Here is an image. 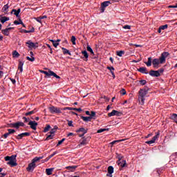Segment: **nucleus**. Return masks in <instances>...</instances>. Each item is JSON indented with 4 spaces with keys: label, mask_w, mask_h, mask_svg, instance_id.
I'll list each match as a JSON object with an SVG mask.
<instances>
[{
    "label": "nucleus",
    "mask_w": 177,
    "mask_h": 177,
    "mask_svg": "<svg viewBox=\"0 0 177 177\" xmlns=\"http://www.w3.org/2000/svg\"><path fill=\"white\" fill-rule=\"evenodd\" d=\"M168 56H169V53L168 52H163L161 54V56L160 57V59H154L152 61V64L153 67L158 68V65L160 64H164V63H165V59H167V57H168Z\"/></svg>",
    "instance_id": "nucleus-1"
},
{
    "label": "nucleus",
    "mask_w": 177,
    "mask_h": 177,
    "mask_svg": "<svg viewBox=\"0 0 177 177\" xmlns=\"http://www.w3.org/2000/svg\"><path fill=\"white\" fill-rule=\"evenodd\" d=\"M149 93V88H141L138 91V102L141 106L145 104V101L146 100V96Z\"/></svg>",
    "instance_id": "nucleus-2"
},
{
    "label": "nucleus",
    "mask_w": 177,
    "mask_h": 177,
    "mask_svg": "<svg viewBox=\"0 0 177 177\" xmlns=\"http://www.w3.org/2000/svg\"><path fill=\"white\" fill-rule=\"evenodd\" d=\"M16 157H17V155H12L11 156H6L5 157L6 161H8L7 162L8 165H10L11 167L17 166Z\"/></svg>",
    "instance_id": "nucleus-3"
},
{
    "label": "nucleus",
    "mask_w": 177,
    "mask_h": 177,
    "mask_svg": "<svg viewBox=\"0 0 177 177\" xmlns=\"http://www.w3.org/2000/svg\"><path fill=\"white\" fill-rule=\"evenodd\" d=\"M48 109H49L50 113H51L52 114H55V113L60 114V113H62L60 108H57L54 106H50Z\"/></svg>",
    "instance_id": "nucleus-4"
},
{
    "label": "nucleus",
    "mask_w": 177,
    "mask_h": 177,
    "mask_svg": "<svg viewBox=\"0 0 177 177\" xmlns=\"http://www.w3.org/2000/svg\"><path fill=\"white\" fill-rule=\"evenodd\" d=\"M26 44L29 49H37L38 48V43H34L31 40L28 41Z\"/></svg>",
    "instance_id": "nucleus-5"
},
{
    "label": "nucleus",
    "mask_w": 177,
    "mask_h": 177,
    "mask_svg": "<svg viewBox=\"0 0 177 177\" xmlns=\"http://www.w3.org/2000/svg\"><path fill=\"white\" fill-rule=\"evenodd\" d=\"M44 74H45V75H46L47 77H55V78H57V80H59L60 76L57 75L55 72L52 71H45L44 72Z\"/></svg>",
    "instance_id": "nucleus-6"
},
{
    "label": "nucleus",
    "mask_w": 177,
    "mask_h": 177,
    "mask_svg": "<svg viewBox=\"0 0 177 177\" xmlns=\"http://www.w3.org/2000/svg\"><path fill=\"white\" fill-rule=\"evenodd\" d=\"M158 138H160V133H156V136H153L152 140L146 142L147 145H153V143H155Z\"/></svg>",
    "instance_id": "nucleus-7"
},
{
    "label": "nucleus",
    "mask_w": 177,
    "mask_h": 177,
    "mask_svg": "<svg viewBox=\"0 0 177 177\" xmlns=\"http://www.w3.org/2000/svg\"><path fill=\"white\" fill-rule=\"evenodd\" d=\"M121 158H122V157H119L118 158V160L117 162L118 165H119V167H121L122 168H124L125 167H127V161L126 160H122L121 161Z\"/></svg>",
    "instance_id": "nucleus-8"
},
{
    "label": "nucleus",
    "mask_w": 177,
    "mask_h": 177,
    "mask_svg": "<svg viewBox=\"0 0 177 177\" xmlns=\"http://www.w3.org/2000/svg\"><path fill=\"white\" fill-rule=\"evenodd\" d=\"M122 113L116 110H113L111 113H108L109 117H113L114 115H117L118 117H120Z\"/></svg>",
    "instance_id": "nucleus-9"
},
{
    "label": "nucleus",
    "mask_w": 177,
    "mask_h": 177,
    "mask_svg": "<svg viewBox=\"0 0 177 177\" xmlns=\"http://www.w3.org/2000/svg\"><path fill=\"white\" fill-rule=\"evenodd\" d=\"M28 125H30L32 129H33L34 131H37V127H38V123L37 122L30 121Z\"/></svg>",
    "instance_id": "nucleus-10"
},
{
    "label": "nucleus",
    "mask_w": 177,
    "mask_h": 177,
    "mask_svg": "<svg viewBox=\"0 0 177 177\" xmlns=\"http://www.w3.org/2000/svg\"><path fill=\"white\" fill-rule=\"evenodd\" d=\"M110 3H111V1H104L101 3V8L102 9V12H104V8H107V6L110 5Z\"/></svg>",
    "instance_id": "nucleus-11"
},
{
    "label": "nucleus",
    "mask_w": 177,
    "mask_h": 177,
    "mask_svg": "<svg viewBox=\"0 0 177 177\" xmlns=\"http://www.w3.org/2000/svg\"><path fill=\"white\" fill-rule=\"evenodd\" d=\"M25 136H30V133L28 132H25V133H22L21 134H19L17 136V139H18L19 140H20V139H23V138H24Z\"/></svg>",
    "instance_id": "nucleus-12"
},
{
    "label": "nucleus",
    "mask_w": 177,
    "mask_h": 177,
    "mask_svg": "<svg viewBox=\"0 0 177 177\" xmlns=\"http://www.w3.org/2000/svg\"><path fill=\"white\" fill-rule=\"evenodd\" d=\"M113 172H114V167H113V166H109L108 167V174H106V176L113 177Z\"/></svg>",
    "instance_id": "nucleus-13"
},
{
    "label": "nucleus",
    "mask_w": 177,
    "mask_h": 177,
    "mask_svg": "<svg viewBox=\"0 0 177 177\" xmlns=\"http://www.w3.org/2000/svg\"><path fill=\"white\" fill-rule=\"evenodd\" d=\"M149 75L151 77H160V72H158V71H151Z\"/></svg>",
    "instance_id": "nucleus-14"
},
{
    "label": "nucleus",
    "mask_w": 177,
    "mask_h": 177,
    "mask_svg": "<svg viewBox=\"0 0 177 177\" xmlns=\"http://www.w3.org/2000/svg\"><path fill=\"white\" fill-rule=\"evenodd\" d=\"M23 66H24V63L20 61L18 65V70L19 71V72H18V74H21V73H23Z\"/></svg>",
    "instance_id": "nucleus-15"
},
{
    "label": "nucleus",
    "mask_w": 177,
    "mask_h": 177,
    "mask_svg": "<svg viewBox=\"0 0 177 177\" xmlns=\"http://www.w3.org/2000/svg\"><path fill=\"white\" fill-rule=\"evenodd\" d=\"M35 168V163H33L32 162L30 164L28 165V167H27V171H34V169Z\"/></svg>",
    "instance_id": "nucleus-16"
},
{
    "label": "nucleus",
    "mask_w": 177,
    "mask_h": 177,
    "mask_svg": "<svg viewBox=\"0 0 177 177\" xmlns=\"http://www.w3.org/2000/svg\"><path fill=\"white\" fill-rule=\"evenodd\" d=\"M82 120L85 122H89L92 121V117L91 116H82Z\"/></svg>",
    "instance_id": "nucleus-17"
},
{
    "label": "nucleus",
    "mask_w": 177,
    "mask_h": 177,
    "mask_svg": "<svg viewBox=\"0 0 177 177\" xmlns=\"http://www.w3.org/2000/svg\"><path fill=\"white\" fill-rule=\"evenodd\" d=\"M2 12H3V13H5L6 15L8 13V12H9V4L7 3L6 4L3 8H2Z\"/></svg>",
    "instance_id": "nucleus-18"
},
{
    "label": "nucleus",
    "mask_w": 177,
    "mask_h": 177,
    "mask_svg": "<svg viewBox=\"0 0 177 177\" xmlns=\"http://www.w3.org/2000/svg\"><path fill=\"white\" fill-rule=\"evenodd\" d=\"M30 53L31 57H26L27 60H29V62H35V57H34V53H32V51H30Z\"/></svg>",
    "instance_id": "nucleus-19"
},
{
    "label": "nucleus",
    "mask_w": 177,
    "mask_h": 177,
    "mask_svg": "<svg viewBox=\"0 0 177 177\" xmlns=\"http://www.w3.org/2000/svg\"><path fill=\"white\" fill-rule=\"evenodd\" d=\"M0 21L3 24L4 23H6V21H9V17L0 15Z\"/></svg>",
    "instance_id": "nucleus-20"
},
{
    "label": "nucleus",
    "mask_w": 177,
    "mask_h": 177,
    "mask_svg": "<svg viewBox=\"0 0 177 177\" xmlns=\"http://www.w3.org/2000/svg\"><path fill=\"white\" fill-rule=\"evenodd\" d=\"M138 71H140V73H142V74H149V71H147V68L145 67L140 68L138 69Z\"/></svg>",
    "instance_id": "nucleus-21"
},
{
    "label": "nucleus",
    "mask_w": 177,
    "mask_h": 177,
    "mask_svg": "<svg viewBox=\"0 0 177 177\" xmlns=\"http://www.w3.org/2000/svg\"><path fill=\"white\" fill-rule=\"evenodd\" d=\"M76 132L77 133H80V132H82V133H84V135H85V133H86L88 132V130L85 129V128H84V127H81L79 129L76 130Z\"/></svg>",
    "instance_id": "nucleus-22"
},
{
    "label": "nucleus",
    "mask_w": 177,
    "mask_h": 177,
    "mask_svg": "<svg viewBox=\"0 0 177 177\" xmlns=\"http://www.w3.org/2000/svg\"><path fill=\"white\" fill-rule=\"evenodd\" d=\"M20 12H21V10L18 9L17 10H15V9H13L12 11H11V13H14V15L17 17H19V15L20 14Z\"/></svg>",
    "instance_id": "nucleus-23"
},
{
    "label": "nucleus",
    "mask_w": 177,
    "mask_h": 177,
    "mask_svg": "<svg viewBox=\"0 0 177 177\" xmlns=\"http://www.w3.org/2000/svg\"><path fill=\"white\" fill-rule=\"evenodd\" d=\"M88 145V142H86V139H84L82 142H80V144H79L77 147L80 149L81 146H86Z\"/></svg>",
    "instance_id": "nucleus-24"
},
{
    "label": "nucleus",
    "mask_w": 177,
    "mask_h": 177,
    "mask_svg": "<svg viewBox=\"0 0 177 177\" xmlns=\"http://www.w3.org/2000/svg\"><path fill=\"white\" fill-rule=\"evenodd\" d=\"M62 49L63 50L64 55H69V56H71V53H70V51L67 50V48L62 47Z\"/></svg>",
    "instance_id": "nucleus-25"
},
{
    "label": "nucleus",
    "mask_w": 177,
    "mask_h": 177,
    "mask_svg": "<svg viewBox=\"0 0 177 177\" xmlns=\"http://www.w3.org/2000/svg\"><path fill=\"white\" fill-rule=\"evenodd\" d=\"M117 56H119V57H122L123 55H125V51L124 50H120L116 52Z\"/></svg>",
    "instance_id": "nucleus-26"
},
{
    "label": "nucleus",
    "mask_w": 177,
    "mask_h": 177,
    "mask_svg": "<svg viewBox=\"0 0 177 177\" xmlns=\"http://www.w3.org/2000/svg\"><path fill=\"white\" fill-rule=\"evenodd\" d=\"M42 158H44V156L35 157V158L32 159V162L35 164V162L39 161V160H42Z\"/></svg>",
    "instance_id": "nucleus-27"
},
{
    "label": "nucleus",
    "mask_w": 177,
    "mask_h": 177,
    "mask_svg": "<svg viewBox=\"0 0 177 177\" xmlns=\"http://www.w3.org/2000/svg\"><path fill=\"white\" fill-rule=\"evenodd\" d=\"M53 168H49L46 169V175H52V172H53Z\"/></svg>",
    "instance_id": "nucleus-28"
},
{
    "label": "nucleus",
    "mask_w": 177,
    "mask_h": 177,
    "mask_svg": "<svg viewBox=\"0 0 177 177\" xmlns=\"http://www.w3.org/2000/svg\"><path fill=\"white\" fill-rule=\"evenodd\" d=\"M19 56H20V54H19V52H17V50H15L12 52V57L17 58L19 57Z\"/></svg>",
    "instance_id": "nucleus-29"
},
{
    "label": "nucleus",
    "mask_w": 177,
    "mask_h": 177,
    "mask_svg": "<svg viewBox=\"0 0 177 177\" xmlns=\"http://www.w3.org/2000/svg\"><path fill=\"white\" fill-rule=\"evenodd\" d=\"M171 119L173 120V121H175V122H177V114L174 113L171 116Z\"/></svg>",
    "instance_id": "nucleus-30"
},
{
    "label": "nucleus",
    "mask_w": 177,
    "mask_h": 177,
    "mask_svg": "<svg viewBox=\"0 0 177 177\" xmlns=\"http://www.w3.org/2000/svg\"><path fill=\"white\" fill-rule=\"evenodd\" d=\"M145 64L147 66V67H150V66H151V57H149L148 58V61L147 62H145Z\"/></svg>",
    "instance_id": "nucleus-31"
},
{
    "label": "nucleus",
    "mask_w": 177,
    "mask_h": 177,
    "mask_svg": "<svg viewBox=\"0 0 177 177\" xmlns=\"http://www.w3.org/2000/svg\"><path fill=\"white\" fill-rule=\"evenodd\" d=\"M77 168V166H68L66 167V169H68L69 171H74Z\"/></svg>",
    "instance_id": "nucleus-32"
},
{
    "label": "nucleus",
    "mask_w": 177,
    "mask_h": 177,
    "mask_svg": "<svg viewBox=\"0 0 177 177\" xmlns=\"http://www.w3.org/2000/svg\"><path fill=\"white\" fill-rule=\"evenodd\" d=\"M82 53L86 59H88V57H89V55H88V52H86V50L82 51Z\"/></svg>",
    "instance_id": "nucleus-33"
},
{
    "label": "nucleus",
    "mask_w": 177,
    "mask_h": 177,
    "mask_svg": "<svg viewBox=\"0 0 177 177\" xmlns=\"http://www.w3.org/2000/svg\"><path fill=\"white\" fill-rule=\"evenodd\" d=\"M35 29L34 28H32V30H23L22 32H25V34H29V32H34Z\"/></svg>",
    "instance_id": "nucleus-34"
},
{
    "label": "nucleus",
    "mask_w": 177,
    "mask_h": 177,
    "mask_svg": "<svg viewBox=\"0 0 177 177\" xmlns=\"http://www.w3.org/2000/svg\"><path fill=\"white\" fill-rule=\"evenodd\" d=\"M2 32L4 35H9V29H4L2 30Z\"/></svg>",
    "instance_id": "nucleus-35"
},
{
    "label": "nucleus",
    "mask_w": 177,
    "mask_h": 177,
    "mask_svg": "<svg viewBox=\"0 0 177 177\" xmlns=\"http://www.w3.org/2000/svg\"><path fill=\"white\" fill-rule=\"evenodd\" d=\"M71 42L73 44V45H75V41H77V39L75 37V36H72L71 37Z\"/></svg>",
    "instance_id": "nucleus-36"
},
{
    "label": "nucleus",
    "mask_w": 177,
    "mask_h": 177,
    "mask_svg": "<svg viewBox=\"0 0 177 177\" xmlns=\"http://www.w3.org/2000/svg\"><path fill=\"white\" fill-rule=\"evenodd\" d=\"M124 139L118 140H114L111 143V145H115V143H120V142H124Z\"/></svg>",
    "instance_id": "nucleus-37"
},
{
    "label": "nucleus",
    "mask_w": 177,
    "mask_h": 177,
    "mask_svg": "<svg viewBox=\"0 0 177 177\" xmlns=\"http://www.w3.org/2000/svg\"><path fill=\"white\" fill-rule=\"evenodd\" d=\"M57 129L56 127H54L53 129L50 130V133L51 135L55 136V133H56Z\"/></svg>",
    "instance_id": "nucleus-38"
},
{
    "label": "nucleus",
    "mask_w": 177,
    "mask_h": 177,
    "mask_svg": "<svg viewBox=\"0 0 177 177\" xmlns=\"http://www.w3.org/2000/svg\"><path fill=\"white\" fill-rule=\"evenodd\" d=\"M49 129H50V125H47L44 130V132L46 133L48 132V131H49Z\"/></svg>",
    "instance_id": "nucleus-39"
},
{
    "label": "nucleus",
    "mask_w": 177,
    "mask_h": 177,
    "mask_svg": "<svg viewBox=\"0 0 177 177\" xmlns=\"http://www.w3.org/2000/svg\"><path fill=\"white\" fill-rule=\"evenodd\" d=\"M53 134H50L47 136V138H46V140H50V139H53Z\"/></svg>",
    "instance_id": "nucleus-40"
},
{
    "label": "nucleus",
    "mask_w": 177,
    "mask_h": 177,
    "mask_svg": "<svg viewBox=\"0 0 177 177\" xmlns=\"http://www.w3.org/2000/svg\"><path fill=\"white\" fill-rule=\"evenodd\" d=\"M87 50L88 52H90L92 55H93V50H92V48H91V46H87Z\"/></svg>",
    "instance_id": "nucleus-41"
},
{
    "label": "nucleus",
    "mask_w": 177,
    "mask_h": 177,
    "mask_svg": "<svg viewBox=\"0 0 177 177\" xmlns=\"http://www.w3.org/2000/svg\"><path fill=\"white\" fill-rule=\"evenodd\" d=\"M160 27V30H167V28H168V25L165 24V25L161 26Z\"/></svg>",
    "instance_id": "nucleus-42"
},
{
    "label": "nucleus",
    "mask_w": 177,
    "mask_h": 177,
    "mask_svg": "<svg viewBox=\"0 0 177 177\" xmlns=\"http://www.w3.org/2000/svg\"><path fill=\"white\" fill-rule=\"evenodd\" d=\"M35 20H36V21H37L38 23H42V18H41L40 17L35 18Z\"/></svg>",
    "instance_id": "nucleus-43"
},
{
    "label": "nucleus",
    "mask_w": 177,
    "mask_h": 177,
    "mask_svg": "<svg viewBox=\"0 0 177 177\" xmlns=\"http://www.w3.org/2000/svg\"><path fill=\"white\" fill-rule=\"evenodd\" d=\"M104 131H107V129H98L97 133H102V132H104Z\"/></svg>",
    "instance_id": "nucleus-44"
},
{
    "label": "nucleus",
    "mask_w": 177,
    "mask_h": 177,
    "mask_svg": "<svg viewBox=\"0 0 177 177\" xmlns=\"http://www.w3.org/2000/svg\"><path fill=\"white\" fill-rule=\"evenodd\" d=\"M8 133H10V135H12V133H15V132H16V131L15 129H8Z\"/></svg>",
    "instance_id": "nucleus-45"
},
{
    "label": "nucleus",
    "mask_w": 177,
    "mask_h": 177,
    "mask_svg": "<svg viewBox=\"0 0 177 177\" xmlns=\"http://www.w3.org/2000/svg\"><path fill=\"white\" fill-rule=\"evenodd\" d=\"M35 112L34 111H31L30 112H27L25 113V115H31L32 114H34Z\"/></svg>",
    "instance_id": "nucleus-46"
},
{
    "label": "nucleus",
    "mask_w": 177,
    "mask_h": 177,
    "mask_svg": "<svg viewBox=\"0 0 177 177\" xmlns=\"http://www.w3.org/2000/svg\"><path fill=\"white\" fill-rule=\"evenodd\" d=\"M64 140H66V138H62L61 140H59L57 145V146H60V145H62V143H63V142H64Z\"/></svg>",
    "instance_id": "nucleus-47"
},
{
    "label": "nucleus",
    "mask_w": 177,
    "mask_h": 177,
    "mask_svg": "<svg viewBox=\"0 0 177 177\" xmlns=\"http://www.w3.org/2000/svg\"><path fill=\"white\" fill-rule=\"evenodd\" d=\"M12 125V127H13L14 128H17V129L19 128V123H18V122L13 123Z\"/></svg>",
    "instance_id": "nucleus-48"
},
{
    "label": "nucleus",
    "mask_w": 177,
    "mask_h": 177,
    "mask_svg": "<svg viewBox=\"0 0 177 177\" xmlns=\"http://www.w3.org/2000/svg\"><path fill=\"white\" fill-rule=\"evenodd\" d=\"M140 85H146L147 82L145 80H140Z\"/></svg>",
    "instance_id": "nucleus-49"
},
{
    "label": "nucleus",
    "mask_w": 177,
    "mask_h": 177,
    "mask_svg": "<svg viewBox=\"0 0 177 177\" xmlns=\"http://www.w3.org/2000/svg\"><path fill=\"white\" fill-rule=\"evenodd\" d=\"M123 28L124 30H131V26L125 25V26H123Z\"/></svg>",
    "instance_id": "nucleus-50"
},
{
    "label": "nucleus",
    "mask_w": 177,
    "mask_h": 177,
    "mask_svg": "<svg viewBox=\"0 0 177 177\" xmlns=\"http://www.w3.org/2000/svg\"><path fill=\"white\" fill-rule=\"evenodd\" d=\"M53 45L55 48H57V46H59V43L55 41L54 43H53Z\"/></svg>",
    "instance_id": "nucleus-51"
},
{
    "label": "nucleus",
    "mask_w": 177,
    "mask_h": 177,
    "mask_svg": "<svg viewBox=\"0 0 177 177\" xmlns=\"http://www.w3.org/2000/svg\"><path fill=\"white\" fill-rule=\"evenodd\" d=\"M90 117H91V119L93 117H95L96 115V112L95 111H91V114H90Z\"/></svg>",
    "instance_id": "nucleus-52"
},
{
    "label": "nucleus",
    "mask_w": 177,
    "mask_h": 177,
    "mask_svg": "<svg viewBox=\"0 0 177 177\" xmlns=\"http://www.w3.org/2000/svg\"><path fill=\"white\" fill-rule=\"evenodd\" d=\"M57 154V151H55L53 154L50 155L48 157L49 158H52L54 156H56Z\"/></svg>",
    "instance_id": "nucleus-53"
},
{
    "label": "nucleus",
    "mask_w": 177,
    "mask_h": 177,
    "mask_svg": "<svg viewBox=\"0 0 177 177\" xmlns=\"http://www.w3.org/2000/svg\"><path fill=\"white\" fill-rule=\"evenodd\" d=\"M65 110H73L75 111V108H73V107H66L65 108Z\"/></svg>",
    "instance_id": "nucleus-54"
},
{
    "label": "nucleus",
    "mask_w": 177,
    "mask_h": 177,
    "mask_svg": "<svg viewBox=\"0 0 177 177\" xmlns=\"http://www.w3.org/2000/svg\"><path fill=\"white\" fill-rule=\"evenodd\" d=\"M120 93H121V95H126L127 91H125V89H122V91H120Z\"/></svg>",
    "instance_id": "nucleus-55"
},
{
    "label": "nucleus",
    "mask_w": 177,
    "mask_h": 177,
    "mask_svg": "<svg viewBox=\"0 0 177 177\" xmlns=\"http://www.w3.org/2000/svg\"><path fill=\"white\" fill-rule=\"evenodd\" d=\"M18 126L20 127H24V123L21 122H18Z\"/></svg>",
    "instance_id": "nucleus-56"
},
{
    "label": "nucleus",
    "mask_w": 177,
    "mask_h": 177,
    "mask_svg": "<svg viewBox=\"0 0 177 177\" xmlns=\"http://www.w3.org/2000/svg\"><path fill=\"white\" fill-rule=\"evenodd\" d=\"M68 127H73V121H68Z\"/></svg>",
    "instance_id": "nucleus-57"
},
{
    "label": "nucleus",
    "mask_w": 177,
    "mask_h": 177,
    "mask_svg": "<svg viewBox=\"0 0 177 177\" xmlns=\"http://www.w3.org/2000/svg\"><path fill=\"white\" fill-rule=\"evenodd\" d=\"M107 69H108V70H110V71H111H111H114V67L108 66V67H107Z\"/></svg>",
    "instance_id": "nucleus-58"
},
{
    "label": "nucleus",
    "mask_w": 177,
    "mask_h": 177,
    "mask_svg": "<svg viewBox=\"0 0 177 177\" xmlns=\"http://www.w3.org/2000/svg\"><path fill=\"white\" fill-rule=\"evenodd\" d=\"M9 135H10V134L9 133V132H8V133H5V134L3 135L4 138H5V139H6V138H8V136H9Z\"/></svg>",
    "instance_id": "nucleus-59"
},
{
    "label": "nucleus",
    "mask_w": 177,
    "mask_h": 177,
    "mask_svg": "<svg viewBox=\"0 0 177 177\" xmlns=\"http://www.w3.org/2000/svg\"><path fill=\"white\" fill-rule=\"evenodd\" d=\"M158 71L159 72L160 75H161V73H164V69H159Z\"/></svg>",
    "instance_id": "nucleus-60"
},
{
    "label": "nucleus",
    "mask_w": 177,
    "mask_h": 177,
    "mask_svg": "<svg viewBox=\"0 0 177 177\" xmlns=\"http://www.w3.org/2000/svg\"><path fill=\"white\" fill-rule=\"evenodd\" d=\"M169 8H177V3L175 6H169Z\"/></svg>",
    "instance_id": "nucleus-61"
},
{
    "label": "nucleus",
    "mask_w": 177,
    "mask_h": 177,
    "mask_svg": "<svg viewBox=\"0 0 177 177\" xmlns=\"http://www.w3.org/2000/svg\"><path fill=\"white\" fill-rule=\"evenodd\" d=\"M6 176V174L5 173H0V177H5Z\"/></svg>",
    "instance_id": "nucleus-62"
},
{
    "label": "nucleus",
    "mask_w": 177,
    "mask_h": 177,
    "mask_svg": "<svg viewBox=\"0 0 177 177\" xmlns=\"http://www.w3.org/2000/svg\"><path fill=\"white\" fill-rule=\"evenodd\" d=\"M14 24H15L16 26H19V24H20V22H19V21H15Z\"/></svg>",
    "instance_id": "nucleus-63"
},
{
    "label": "nucleus",
    "mask_w": 177,
    "mask_h": 177,
    "mask_svg": "<svg viewBox=\"0 0 177 177\" xmlns=\"http://www.w3.org/2000/svg\"><path fill=\"white\" fill-rule=\"evenodd\" d=\"M3 77V72L0 71V78H2Z\"/></svg>",
    "instance_id": "nucleus-64"
}]
</instances>
